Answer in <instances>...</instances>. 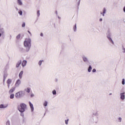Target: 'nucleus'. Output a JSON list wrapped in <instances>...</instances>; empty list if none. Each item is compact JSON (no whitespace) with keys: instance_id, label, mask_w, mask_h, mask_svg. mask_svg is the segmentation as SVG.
Returning <instances> with one entry per match:
<instances>
[{"instance_id":"obj_1","label":"nucleus","mask_w":125,"mask_h":125,"mask_svg":"<svg viewBox=\"0 0 125 125\" xmlns=\"http://www.w3.org/2000/svg\"><path fill=\"white\" fill-rule=\"evenodd\" d=\"M23 46L25 48V52H29L32 46V39L30 38H26L23 42Z\"/></svg>"},{"instance_id":"obj_2","label":"nucleus","mask_w":125,"mask_h":125,"mask_svg":"<svg viewBox=\"0 0 125 125\" xmlns=\"http://www.w3.org/2000/svg\"><path fill=\"white\" fill-rule=\"evenodd\" d=\"M15 96L17 99H20V98H22V97L25 96V93L23 91L21 90L16 92L15 94Z\"/></svg>"},{"instance_id":"obj_3","label":"nucleus","mask_w":125,"mask_h":125,"mask_svg":"<svg viewBox=\"0 0 125 125\" xmlns=\"http://www.w3.org/2000/svg\"><path fill=\"white\" fill-rule=\"evenodd\" d=\"M26 107H27V105L25 104H20V105L18 106V109L21 113H23V112H25V109H26Z\"/></svg>"},{"instance_id":"obj_4","label":"nucleus","mask_w":125,"mask_h":125,"mask_svg":"<svg viewBox=\"0 0 125 125\" xmlns=\"http://www.w3.org/2000/svg\"><path fill=\"white\" fill-rule=\"evenodd\" d=\"M21 84V80L20 79H18L15 82L14 87L16 88V87H18Z\"/></svg>"},{"instance_id":"obj_5","label":"nucleus","mask_w":125,"mask_h":125,"mask_svg":"<svg viewBox=\"0 0 125 125\" xmlns=\"http://www.w3.org/2000/svg\"><path fill=\"white\" fill-rule=\"evenodd\" d=\"M11 83H12V79H8L6 81V83L7 84L8 88H9V87H10V84H11Z\"/></svg>"},{"instance_id":"obj_6","label":"nucleus","mask_w":125,"mask_h":125,"mask_svg":"<svg viewBox=\"0 0 125 125\" xmlns=\"http://www.w3.org/2000/svg\"><path fill=\"white\" fill-rule=\"evenodd\" d=\"M120 99H121V100H125V92H122L120 93Z\"/></svg>"},{"instance_id":"obj_7","label":"nucleus","mask_w":125,"mask_h":125,"mask_svg":"<svg viewBox=\"0 0 125 125\" xmlns=\"http://www.w3.org/2000/svg\"><path fill=\"white\" fill-rule=\"evenodd\" d=\"M8 77V72L7 71H5L3 74V82H5V80Z\"/></svg>"},{"instance_id":"obj_8","label":"nucleus","mask_w":125,"mask_h":125,"mask_svg":"<svg viewBox=\"0 0 125 125\" xmlns=\"http://www.w3.org/2000/svg\"><path fill=\"white\" fill-rule=\"evenodd\" d=\"M8 107V104H0V109H5Z\"/></svg>"},{"instance_id":"obj_9","label":"nucleus","mask_w":125,"mask_h":125,"mask_svg":"<svg viewBox=\"0 0 125 125\" xmlns=\"http://www.w3.org/2000/svg\"><path fill=\"white\" fill-rule=\"evenodd\" d=\"M15 89H16V88L14 86L12 87L9 91V94H13L14 91H15Z\"/></svg>"},{"instance_id":"obj_10","label":"nucleus","mask_w":125,"mask_h":125,"mask_svg":"<svg viewBox=\"0 0 125 125\" xmlns=\"http://www.w3.org/2000/svg\"><path fill=\"white\" fill-rule=\"evenodd\" d=\"M27 65V61L26 60H23L22 62H21V66L23 68H24V67H26Z\"/></svg>"},{"instance_id":"obj_11","label":"nucleus","mask_w":125,"mask_h":125,"mask_svg":"<svg viewBox=\"0 0 125 125\" xmlns=\"http://www.w3.org/2000/svg\"><path fill=\"white\" fill-rule=\"evenodd\" d=\"M22 63V61L21 60H19L16 64V68H19V67H20L21 64Z\"/></svg>"},{"instance_id":"obj_12","label":"nucleus","mask_w":125,"mask_h":125,"mask_svg":"<svg viewBox=\"0 0 125 125\" xmlns=\"http://www.w3.org/2000/svg\"><path fill=\"white\" fill-rule=\"evenodd\" d=\"M29 104L30 107L31 112H33L34 111V105L32 103H31V102H29Z\"/></svg>"},{"instance_id":"obj_13","label":"nucleus","mask_w":125,"mask_h":125,"mask_svg":"<svg viewBox=\"0 0 125 125\" xmlns=\"http://www.w3.org/2000/svg\"><path fill=\"white\" fill-rule=\"evenodd\" d=\"M106 37L109 40V41H110L111 42H112V43H114V42L113 41V40H112V38H111V34H108Z\"/></svg>"},{"instance_id":"obj_14","label":"nucleus","mask_w":125,"mask_h":125,"mask_svg":"<svg viewBox=\"0 0 125 125\" xmlns=\"http://www.w3.org/2000/svg\"><path fill=\"white\" fill-rule=\"evenodd\" d=\"M3 34H4V30L3 28H0V38L1 37V36H2Z\"/></svg>"},{"instance_id":"obj_15","label":"nucleus","mask_w":125,"mask_h":125,"mask_svg":"<svg viewBox=\"0 0 125 125\" xmlns=\"http://www.w3.org/2000/svg\"><path fill=\"white\" fill-rule=\"evenodd\" d=\"M106 8H104L103 9V12H101V14L103 16H105V14H106Z\"/></svg>"},{"instance_id":"obj_16","label":"nucleus","mask_w":125,"mask_h":125,"mask_svg":"<svg viewBox=\"0 0 125 125\" xmlns=\"http://www.w3.org/2000/svg\"><path fill=\"white\" fill-rule=\"evenodd\" d=\"M82 58L83 62H84L85 63H86V62H88V59L86 56H84Z\"/></svg>"},{"instance_id":"obj_17","label":"nucleus","mask_w":125,"mask_h":125,"mask_svg":"<svg viewBox=\"0 0 125 125\" xmlns=\"http://www.w3.org/2000/svg\"><path fill=\"white\" fill-rule=\"evenodd\" d=\"M24 91L27 93H30L31 92V88L27 87L24 89Z\"/></svg>"},{"instance_id":"obj_18","label":"nucleus","mask_w":125,"mask_h":125,"mask_svg":"<svg viewBox=\"0 0 125 125\" xmlns=\"http://www.w3.org/2000/svg\"><path fill=\"white\" fill-rule=\"evenodd\" d=\"M48 105V102L47 101H44L43 103V106L44 107H47Z\"/></svg>"},{"instance_id":"obj_19","label":"nucleus","mask_w":125,"mask_h":125,"mask_svg":"<svg viewBox=\"0 0 125 125\" xmlns=\"http://www.w3.org/2000/svg\"><path fill=\"white\" fill-rule=\"evenodd\" d=\"M18 4L20 6L23 5V1L22 0H17Z\"/></svg>"},{"instance_id":"obj_20","label":"nucleus","mask_w":125,"mask_h":125,"mask_svg":"<svg viewBox=\"0 0 125 125\" xmlns=\"http://www.w3.org/2000/svg\"><path fill=\"white\" fill-rule=\"evenodd\" d=\"M16 39L17 40H21V39H22V37L21 36V34H19L17 36H16Z\"/></svg>"},{"instance_id":"obj_21","label":"nucleus","mask_w":125,"mask_h":125,"mask_svg":"<svg viewBox=\"0 0 125 125\" xmlns=\"http://www.w3.org/2000/svg\"><path fill=\"white\" fill-rule=\"evenodd\" d=\"M23 73H24V72H23V71H21L20 72V73H19V77L20 78V79H22V76H23Z\"/></svg>"},{"instance_id":"obj_22","label":"nucleus","mask_w":125,"mask_h":125,"mask_svg":"<svg viewBox=\"0 0 125 125\" xmlns=\"http://www.w3.org/2000/svg\"><path fill=\"white\" fill-rule=\"evenodd\" d=\"M14 96H15V95H14V94H10V99H14Z\"/></svg>"},{"instance_id":"obj_23","label":"nucleus","mask_w":125,"mask_h":125,"mask_svg":"<svg viewBox=\"0 0 125 125\" xmlns=\"http://www.w3.org/2000/svg\"><path fill=\"white\" fill-rule=\"evenodd\" d=\"M92 70V67H91V65H89V67L87 69L88 72L90 73Z\"/></svg>"},{"instance_id":"obj_24","label":"nucleus","mask_w":125,"mask_h":125,"mask_svg":"<svg viewBox=\"0 0 125 125\" xmlns=\"http://www.w3.org/2000/svg\"><path fill=\"white\" fill-rule=\"evenodd\" d=\"M18 12L20 16H22V15H23V11H22V10H19Z\"/></svg>"},{"instance_id":"obj_25","label":"nucleus","mask_w":125,"mask_h":125,"mask_svg":"<svg viewBox=\"0 0 125 125\" xmlns=\"http://www.w3.org/2000/svg\"><path fill=\"white\" fill-rule=\"evenodd\" d=\"M74 32H77V24H75L74 27H73Z\"/></svg>"},{"instance_id":"obj_26","label":"nucleus","mask_w":125,"mask_h":125,"mask_svg":"<svg viewBox=\"0 0 125 125\" xmlns=\"http://www.w3.org/2000/svg\"><path fill=\"white\" fill-rule=\"evenodd\" d=\"M43 62V60L39 61V62H38L39 66H42V63Z\"/></svg>"},{"instance_id":"obj_27","label":"nucleus","mask_w":125,"mask_h":125,"mask_svg":"<svg viewBox=\"0 0 125 125\" xmlns=\"http://www.w3.org/2000/svg\"><path fill=\"white\" fill-rule=\"evenodd\" d=\"M122 84L123 85H125V79H122Z\"/></svg>"},{"instance_id":"obj_28","label":"nucleus","mask_w":125,"mask_h":125,"mask_svg":"<svg viewBox=\"0 0 125 125\" xmlns=\"http://www.w3.org/2000/svg\"><path fill=\"white\" fill-rule=\"evenodd\" d=\"M52 94L53 95H56V90H53L52 91Z\"/></svg>"},{"instance_id":"obj_29","label":"nucleus","mask_w":125,"mask_h":125,"mask_svg":"<svg viewBox=\"0 0 125 125\" xmlns=\"http://www.w3.org/2000/svg\"><path fill=\"white\" fill-rule=\"evenodd\" d=\"M118 122H119V123H121L122 118V117H119L118 118Z\"/></svg>"},{"instance_id":"obj_30","label":"nucleus","mask_w":125,"mask_h":125,"mask_svg":"<svg viewBox=\"0 0 125 125\" xmlns=\"http://www.w3.org/2000/svg\"><path fill=\"white\" fill-rule=\"evenodd\" d=\"M6 125H10V121L9 120H8L6 123Z\"/></svg>"},{"instance_id":"obj_31","label":"nucleus","mask_w":125,"mask_h":125,"mask_svg":"<svg viewBox=\"0 0 125 125\" xmlns=\"http://www.w3.org/2000/svg\"><path fill=\"white\" fill-rule=\"evenodd\" d=\"M68 122H69V119L65 120V125H68Z\"/></svg>"},{"instance_id":"obj_32","label":"nucleus","mask_w":125,"mask_h":125,"mask_svg":"<svg viewBox=\"0 0 125 125\" xmlns=\"http://www.w3.org/2000/svg\"><path fill=\"white\" fill-rule=\"evenodd\" d=\"M35 97V94L31 93L30 94V97Z\"/></svg>"},{"instance_id":"obj_33","label":"nucleus","mask_w":125,"mask_h":125,"mask_svg":"<svg viewBox=\"0 0 125 125\" xmlns=\"http://www.w3.org/2000/svg\"><path fill=\"white\" fill-rule=\"evenodd\" d=\"M37 15L38 17H39L40 16V11H37Z\"/></svg>"},{"instance_id":"obj_34","label":"nucleus","mask_w":125,"mask_h":125,"mask_svg":"<svg viewBox=\"0 0 125 125\" xmlns=\"http://www.w3.org/2000/svg\"><path fill=\"white\" fill-rule=\"evenodd\" d=\"M27 32L29 34L30 36L32 37V33H31V32H30V31H28Z\"/></svg>"},{"instance_id":"obj_35","label":"nucleus","mask_w":125,"mask_h":125,"mask_svg":"<svg viewBox=\"0 0 125 125\" xmlns=\"http://www.w3.org/2000/svg\"><path fill=\"white\" fill-rule=\"evenodd\" d=\"M122 51H123V53H125V48H123Z\"/></svg>"},{"instance_id":"obj_36","label":"nucleus","mask_w":125,"mask_h":125,"mask_svg":"<svg viewBox=\"0 0 125 125\" xmlns=\"http://www.w3.org/2000/svg\"><path fill=\"white\" fill-rule=\"evenodd\" d=\"M25 26H26V24H25V23H22V27L23 28H24V27H25Z\"/></svg>"},{"instance_id":"obj_37","label":"nucleus","mask_w":125,"mask_h":125,"mask_svg":"<svg viewBox=\"0 0 125 125\" xmlns=\"http://www.w3.org/2000/svg\"><path fill=\"white\" fill-rule=\"evenodd\" d=\"M92 72H93V73H95V72H96V69H93L92 70Z\"/></svg>"},{"instance_id":"obj_38","label":"nucleus","mask_w":125,"mask_h":125,"mask_svg":"<svg viewBox=\"0 0 125 125\" xmlns=\"http://www.w3.org/2000/svg\"><path fill=\"white\" fill-rule=\"evenodd\" d=\"M40 36L41 37H42L43 36V34L42 33H41Z\"/></svg>"},{"instance_id":"obj_39","label":"nucleus","mask_w":125,"mask_h":125,"mask_svg":"<svg viewBox=\"0 0 125 125\" xmlns=\"http://www.w3.org/2000/svg\"><path fill=\"white\" fill-rule=\"evenodd\" d=\"M123 10H124V12L125 13V6L124 7Z\"/></svg>"},{"instance_id":"obj_40","label":"nucleus","mask_w":125,"mask_h":125,"mask_svg":"<svg viewBox=\"0 0 125 125\" xmlns=\"http://www.w3.org/2000/svg\"><path fill=\"white\" fill-rule=\"evenodd\" d=\"M21 116H22V117H24V114L21 113Z\"/></svg>"},{"instance_id":"obj_41","label":"nucleus","mask_w":125,"mask_h":125,"mask_svg":"<svg viewBox=\"0 0 125 125\" xmlns=\"http://www.w3.org/2000/svg\"><path fill=\"white\" fill-rule=\"evenodd\" d=\"M102 19H100V20H99V21H100V22H101V21H102Z\"/></svg>"},{"instance_id":"obj_42","label":"nucleus","mask_w":125,"mask_h":125,"mask_svg":"<svg viewBox=\"0 0 125 125\" xmlns=\"http://www.w3.org/2000/svg\"><path fill=\"white\" fill-rule=\"evenodd\" d=\"M16 10H18V8L17 7H16Z\"/></svg>"},{"instance_id":"obj_43","label":"nucleus","mask_w":125,"mask_h":125,"mask_svg":"<svg viewBox=\"0 0 125 125\" xmlns=\"http://www.w3.org/2000/svg\"><path fill=\"white\" fill-rule=\"evenodd\" d=\"M109 95H112V93H109Z\"/></svg>"},{"instance_id":"obj_44","label":"nucleus","mask_w":125,"mask_h":125,"mask_svg":"<svg viewBox=\"0 0 125 125\" xmlns=\"http://www.w3.org/2000/svg\"><path fill=\"white\" fill-rule=\"evenodd\" d=\"M59 19H60V17H58Z\"/></svg>"}]
</instances>
